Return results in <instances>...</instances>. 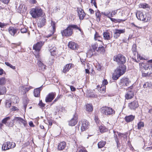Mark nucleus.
<instances>
[{"instance_id":"f257e3e1","label":"nucleus","mask_w":152,"mask_h":152,"mask_svg":"<svg viewBox=\"0 0 152 152\" xmlns=\"http://www.w3.org/2000/svg\"><path fill=\"white\" fill-rule=\"evenodd\" d=\"M126 68V66L124 65L119 66L114 71L112 76L113 79L114 80H117L125 73Z\"/></svg>"},{"instance_id":"f03ea898","label":"nucleus","mask_w":152,"mask_h":152,"mask_svg":"<svg viewBox=\"0 0 152 152\" xmlns=\"http://www.w3.org/2000/svg\"><path fill=\"white\" fill-rule=\"evenodd\" d=\"M72 28L81 31V29L77 26L75 25H69L66 29L61 31L62 36L66 37L71 36L73 33Z\"/></svg>"},{"instance_id":"7ed1b4c3","label":"nucleus","mask_w":152,"mask_h":152,"mask_svg":"<svg viewBox=\"0 0 152 152\" xmlns=\"http://www.w3.org/2000/svg\"><path fill=\"white\" fill-rule=\"evenodd\" d=\"M42 10L39 7H36L32 8L30 12V13L34 18H37L42 14Z\"/></svg>"},{"instance_id":"20e7f679","label":"nucleus","mask_w":152,"mask_h":152,"mask_svg":"<svg viewBox=\"0 0 152 152\" xmlns=\"http://www.w3.org/2000/svg\"><path fill=\"white\" fill-rule=\"evenodd\" d=\"M101 112L102 113L106 115H111L115 113V111L110 107H105L101 109Z\"/></svg>"},{"instance_id":"39448f33","label":"nucleus","mask_w":152,"mask_h":152,"mask_svg":"<svg viewBox=\"0 0 152 152\" xmlns=\"http://www.w3.org/2000/svg\"><path fill=\"white\" fill-rule=\"evenodd\" d=\"M113 60L118 63L123 64L126 61V58L124 56L121 54H118L114 57Z\"/></svg>"},{"instance_id":"423d86ee","label":"nucleus","mask_w":152,"mask_h":152,"mask_svg":"<svg viewBox=\"0 0 152 152\" xmlns=\"http://www.w3.org/2000/svg\"><path fill=\"white\" fill-rule=\"evenodd\" d=\"M15 146V144L14 142H8L2 145V150L5 151L12 148H14Z\"/></svg>"},{"instance_id":"0eeeda50","label":"nucleus","mask_w":152,"mask_h":152,"mask_svg":"<svg viewBox=\"0 0 152 152\" xmlns=\"http://www.w3.org/2000/svg\"><path fill=\"white\" fill-rule=\"evenodd\" d=\"M10 117H7L2 120V123L4 124L7 126H13V120H10Z\"/></svg>"},{"instance_id":"6e6552de","label":"nucleus","mask_w":152,"mask_h":152,"mask_svg":"<svg viewBox=\"0 0 152 152\" xmlns=\"http://www.w3.org/2000/svg\"><path fill=\"white\" fill-rule=\"evenodd\" d=\"M131 81L126 77H123L120 80V85L124 86H129L130 85Z\"/></svg>"},{"instance_id":"1a4fd4ad","label":"nucleus","mask_w":152,"mask_h":152,"mask_svg":"<svg viewBox=\"0 0 152 152\" xmlns=\"http://www.w3.org/2000/svg\"><path fill=\"white\" fill-rule=\"evenodd\" d=\"M136 16L138 19L142 21H146V16L140 11L137 12Z\"/></svg>"},{"instance_id":"9d476101","label":"nucleus","mask_w":152,"mask_h":152,"mask_svg":"<svg viewBox=\"0 0 152 152\" xmlns=\"http://www.w3.org/2000/svg\"><path fill=\"white\" fill-rule=\"evenodd\" d=\"M125 32V29H116L115 30L113 34L114 37L115 39L118 38L121 34H123Z\"/></svg>"},{"instance_id":"9b49d317","label":"nucleus","mask_w":152,"mask_h":152,"mask_svg":"<svg viewBox=\"0 0 152 152\" xmlns=\"http://www.w3.org/2000/svg\"><path fill=\"white\" fill-rule=\"evenodd\" d=\"M13 120L16 121V122L19 123L21 125H23L24 127H25L27 124V122L23 118L20 117H15Z\"/></svg>"},{"instance_id":"f8f14e48","label":"nucleus","mask_w":152,"mask_h":152,"mask_svg":"<svg viewBox=\"0 0 152 152\" xmlns=\"http://www.w3.org/2000/svg\"><path fill=\"white\" fill-rule=\"evenodd\" d=\"M118 10H114L112 11L111 12L110 11H108L107 12H102V14L103 15L107 17L108 18L110 17H112L114 15H116L117 13Z\"/></svg>"},{"instance_id":"ddd939ff","label":"nucleus","mask_w":152,"mask_h":152,"mask_svg":"<svg viewBox=\"0 0 152 152\" xmlns=\"http://www.w3.org/2000/svg\"><path fill=\"white\" fill-rule=\"evenodd\" d=\"M55 96V93L52 92L49 93L46 97V102H50L53 100Z\"/></svg>"},{"instance_id":"4468645a","label":"nucleus","mask_w":152,"mask_h":152,"mask_svg":"<svg viewBox=\"0 0 152 152\" xmlns=\"http://www.w3.org/2000/svg\"><path fill=\"white\" fill-rule=\"evenodd\" d=\"M89 123L88 122L84 120L82 121V126L81 129L82 131H83L87 129L89 126Z\"/></svg>"},{"instance_id":"2eb2a0df","label":"nucleus","mask_w":152,"mask_h":152,"mask_svg":"<svg viewBox=\"0 0 152 152\" xmlns=\"http://www.w3.org/2000/svg\"><path fill=\"white\" fill-rule=\"evenodd\" d=\"M44 44V42H37L33 46V49L39 52Z\"/></svg>"},{"instance_id":"dca6fc26","label":"nucleus","mask_w":152,"mask_h":152,"mask_svg":"<svg viewBox=\"0 0 152 152\" xmlns=\"http://www.w3.org/2000/svg\"><path fill=\"white\" fill-rule=\"evenodd\" d=\"M78 117L77 115H74L73 117L69 121V124L72 126H74L78 121Z\"/></svg>"},{"instance_id":"f3484780","label":"nucleus","mask_w":152,"mask_h":152,"mask_svg":"<svg viewBox=\"0 0 152 152\" xmlns=\"http://www.w3.org/2000/svg\"><path fill=\"white\" fill-rule=\"evenodd\" d=\"M68 46L69 48L72 50H75L78 47V45L75 43L73 42H69Z\"/></svg>"},{"instance_id":"a211bd4d","label":"nucleus","mask_w":152,"mask_h":152,"mask_svg":"<svg viewBox=\"0 0 152 152\" xmlns=\"http://www.w3.org/2000/svg\"><path fill=\"white\" fill-rule=\"evenodd\" d=\"M129 106L131 109H134L138 107V104L137 102L135 101L129 103Z\"/></svg>"},{"instance_id":"6ab92c4d","label":"nucleus","mask_w":152,"mask_h":152,"mask_svg":"<svg viewBox=\"0 0 152 152\" xmlns=\"http://www.w3.org/2000/svg\"><path fill=\"white\" fill-rule=\"evenodd\" d=\"M104 38L106 40H109L112 37V35L111 33L108 31L104 32L103 33Z\"/></svg>"},{"instance_id":"aec40b11","label":"nucleus","mask_w":152,"mask_h":152,"mask_svg":"<svg viewBox=\"0 0 152 152\" xmlns=\"http://www.w3.org/2000/svg\"><path fill=\"white\" fill-rule=\"evenodd\" d=\"M66 146V142H60L58 146V151H62L64 149Z\"/></svg>"},{"instance_id":"412c9836","label":"nucleus","mask_w":152,"mask_h":152,"mask_svg":"<svg viewBox=\"0 0 152 152\" xmlns=\"http://www.w3.org/2000/svg\"><path fill=\"white\" fill-rule=\"evenodd\" d=\"M134 96V93L133 91H129L127 92L125 95L126 99H132Z\"/></svg>"},{"instance_id":"4be33fe9","label":"nucleus","mask_w":152,"mask_h":152,"mask_svg":"<svg viewBox=\"0 0 152 152\" xmlns=\"http://www.w3.org/2000/svg\"><path fill=\"white\" fill-rule=\"evenodd\" d=\"M135 118V116L131 115L126 116L124 118L125 121L127 123L131 122L133 121Z\"/></svg>"},{"instance_id":"5701e85b","label":"nucleus","mask_w":152,"mask_h":152,"mask_svg":"<svg viewBox=\"0 0 152 152\" xmlns=\"http://www.w3.org/2000/svg\"><path fill=\"white\" fill-rule=\"evenodd\" d=\"M140 68L142 70L144 69L145 70H148L149 67V63L146 62H142L140 64Z\"/></svg>"},{"instance_id":"b1692460","label":"nucleus","mask_w":152,"mask_h":152,"mask_svg":"<svg viewBox=\"0 0 152 152\" xmlns=\"http://www.w3.org/2000/svg\"><path fill=\"white\" fill-rule=\"evenodd\" d=\"M78 15L80 20H83L85 14L83 10L82 9H80L78 11Z\"/></svg>"},{"instance_id":"393cba45","label":"nucleus","mask_w":152,"mask_h":152,"mask_svg":"<svg viewBox=\"0 0 152 152\" xmlns=\"http://www.w3.org/2000/svg\"><path fill=\"white\" fill-rule=\"evenodd\" d=\"M42 89V86L34 89V95L35 97H38L40 96V91Z\"/></svg>"},{"instance_id":"a878e982","label":"nucleus","mask_w":152,"mask_h":152,"mask_svg":"<svg viewBox=\"0 0 152 152\" xmlns=\"http://www.w3.org/2000/svg\"><path fill=\"white\" fill-rule=\"evenodd\" d=\"M97 88L98 89L99 91L102 93H104L105 92V86L101 85V86L99 85L97 86Z\"/></svg>"},{"instance_id":"bb28decb","label":"nucleus","mask_w":152,"mask_h":152,"mask_svg":"<svg viewBox=\"0 0 152 152\" xmlns=\"http://www.w3.org/2000/svg\"><path fill=\"white\" fill-rule=\"evenodd\" d=\"M37 64L39 68V69L42 71H44L46 69V66L44 65L41 61H39L37 62Z\"/></svg>"},{"instance_id":"cd10ccee","label":"nucleus","mask_w":152,"mask_h":152,"mask_svg":"<svg viewBox=\"0 0 152 152\" xmlns=\"http://www.w3.org/2000/svg\"><path fill=\"white\" fill-rule=\"evenodd\" d=\"M17 30V29L13 27H10L9 29V31L10 33L12 36H14Z\"/></svg>"},{"instance_id":"c85d7f7f","label":"nucleus","mask_w":152,"mask_h":152,"mask_svg":"<svg viewBox=\"0 0 152 152\" xmlns=\"http://www.w3.org/2000/svg\"><path fill=\"white\" fill-rule=\"evenodd\" d=\"M71 64H66L63 69V72L65 73H66V72H68L71 67Z\"/></svg>"},{"instance_id":"c756f323","label":"nucleus","mask_w":152,"mask_h":152,"mask_svg":"<svg viewBox=\"0 0 152 152\" xmlns=\"http://www.w3.org/2000/svg\"><path fill=\"white\" fill-rule=\"evenodd\" d=\"M50 51L52 56H54L56 54V48L54 46L51 47L50 49Z\"/></svg>"},{"instance_id":"7c9ffc66","label":"nucleus","mask_w":152,"mask_h":152,"mask_svg":"<svg viewBox=\"0 0 152 152\" xmlns=\"http://www.w3.org/2000/svg\"><path fill=\"white\" fill-rule=\"evenodd\" d=\"M6 92V87L3 86H0V95L5 94Z\"/></svg>"},{"instance_id":"2f4dec72","label":"nucleus","mask_w":152,"mask_h":152,"mask_svg":"<svg viewBox=\"0 0 152 152\" xmlns=\"http://www.w3.org/2000/svg\"><path fill=\"white\" fill-rule=\"evenodd\" d=\"M46 22V20L44 18H42L40 19V20L38 23V26L40 27H42L45 24Z\"/></svg>"},{"instance_id":"473e14b6","label":"nucleus","mask_w":152,"mask_h":152,"mask_svg":"<svg viewBox=\"0 0 152 152\" xmlns=\"http://www.w3.org/2000/svg\"><path fill=\"white\" fill-rule=\"evenodd\" d=\"M96 51L97 52L101 53L104 54L105 52V50L104 47L102 46L101 47H99Z\"/></svg>"},{"instance_id":"72a5a7b5","label":"nucleus","mask_w":152,"mask_h":152,"mask_svg":"<svg viewBox=\"0 0 152 152\" xmlns=\"http://www.w3.org/2000/svg\"><path fill=\"white\" fill-rule=\"evenodd\" d=\"M139 7L143 9H149V5L146 3H142L140 4Z\"/></svg>"},{"instance_id":"f704fd0d","label":"nucleus","mask_w":152,"mask_h":152,"mask_svg":"<svg viewBox=\"0 0 152 152\" xmlns=\"http://www.w3.org/2000/svg\"><path fill=\"white\" fill-rule=\"evenodd\" d=\"M86 110L88 112H91L93 110V107L91 104H88L86 105Z\"/></svg>"},{"instance_id":"c9c22d12","label":"nucleus","mask_w":152,"mask_h":152,"mask_svg":"<svg viewBox=\"0 0 152 152\" xmlns=\"http://www.w3.org/2000/svg\"><path fill=\"white\" fill-rule=\"evenodd\" d=\"M32 88V87L31 86L26 87L24 86H22L20 87V89L21 90L22 89L23 90H24V92L25 93L28 91L30 89Z\"/></svg>"},{"instance_id":"e433bc0d","label":"nucleus","mask_w":152,"mask_h":152,"mask_svg":"<svg viewBox=\"0 0 152 152\" xmlns=\"http://www.w3.org/2000/svg\"><path fill=\"white\" fill-rule=\"evenodd\" d=\"M98 47V43L97 42H93L91 44V47L94 51L96 50Z\"/></svg>"},{"instance_id":"4c0bfd02","label":"nucleus","mask_w":152,"mask_h":152,"mask_svg":"<svg viewBox=\"0 0 152 152\" xmlns=\"http://www.w3.org/2000/svg\"><path fill=\"white\" fill-rule=\"evenodd\" d=\"M143 70H142V75L144 77L149 76L152 73V72H148L146 73H144Z\"/></svg>"},{"instance_id":"58836bf2","label":"nucleus","mask_w":152,"mask_h":152,"mask_svg":"<svg viewBox=\"0 0 152 152\" xmlns=\"http://www.w3.org/2000/svg\"><path fill=\"white\" fill-rule=\"evenodd\" d=\"M100 132L102 133L104 132L107 131L105 127L103 126H101L99 127Z\"/></svg>"},{"instance_id":"ea45409f","label":"nucleus","mask_w":152,"mask_h":152,"mask_svg":"<svg viewBox=\"0 0 152 152\" xmlns=\"http://www.w3.org/2000/svg\"><path fill=\"white\" fill-rule=\"evenodd\" d=\"M105 144V142L100 141L98 143V147L99 148H102L104 146Z\"/></svg>"},{"instance_id":"a19ab883","label":"nucleus","mask_w":152,"mask_h":152,"mask_svg":"<svg viewBox=\"0 0 152 152\" xmlns=\"http://www.w3.org/2000/svg\"><path fill=\"white\" fill-rule=\"evenodd\" d=\"M101 16L100 11L99 10L97 11L96 12V16L97 18V20L100 21Z\"/></svg>"},{"instance_id":"79ce46f5","label":"nucleus","mask_w":152,"mask_h":152,"mask_svg":"<svg viewBox=\"0 0 152 152\" xmlns=\"http://www.w3.org/2000/svg\"><path fill=\"white\" fill-rule=\"evenodd\" d=\"M144 122L142 121H140L137 124V129H140L142 127L144 126Z\"/></svg>"},{"instance_id":"37998d69","label":"nucleus","mask_w":152,"mask_h":152,"mask_svg":"<svg viewBox=\"0 0 152 152\" xmlns=\"http://www.w3.org/2000/svg\"><path fill=\"white\" fill-rule=\"evenodd\" d=\"M132 51L134 55H135L137 53L136 52V46L135 45L133 44L132 45Z\"/></svg>"},{"instance_id":"c03bdc74","label":"nucleus","mask_w":152,"mask_h":152,"mask_svg":"<svg viewBox=\"0 0 152 152\" xmlns=\"http://www.w3.org/2000/svg\"><path fill=\"white\" fill-rule=\"evenodd\" d=\"M6 83V80L4 77L0 78V85H4Z\"/></svg>"},{"instance_id":"a18cd8bd","label":"nucleus","mask_w":152,"mask_h":152,"mask_svg":"<svg viewBox=\"0 0 152 152\" xmlns=\"http://www.w3.org/2000/svg\"><path fill=\"white\" fill-rule=\"evenodd\" d=\"M51 25L53 28V31L54 32L56 29V23L55 22L53 21L52 20H51Z\"/></svg>"},{"instance_id":"49530a36","label":"nucleus","mask_w":152,"mask_h":152,"mask_svg":"<svg viewBox=\"0 0 152 152\" xmlns=\"http://www.w3.org/2000/svg\"><path fill=\"white\" fill-rule=\"evenodd\" d=\"M5 64L7 65V66L10 67L12 69H13L15 70V67L14 66H13L11 64L8 62H5Z\"/></svg>"},{"instance_id":"de8ad7c7","label":"nucleus","mask_w":152,"mask_h":152,"mask_svg":"<svg viewBox=\"0 0 152 152\" xmlns=\"http://www.w3.org/2000/svg\"><path fill=\"white\" fill-rule=\"evenodd\" d=\"M6 107L7 108H10L11 105V102L8 100H6Z\"/></svg>"},{"instance_id":"09e8293b","label":"nucleus","mask_w":152,"mask_h":152,"mask_svg":"<svg viewBox=\"0 0 152 152\" xmlns=\"http://www.w3.org/2000/svg\"><path fill=\"white\" fill-rule=\"evenodd\" d=\"M109 18L110 19V20H111V21H112V22H120L121 21H125V20H119V19L116 20V19H115L111 18V17H110V18Z\"/></svg>"},{"instance_id":"8fccbe9b","label":"nucleus","mask_w":152,"mask_h":152,"mask_svg":"<svg viewBox=\"0 0 152 152\" xmlns=\"http://www.w3.org/2000/svg\"><path fill=\"white\" fill-rule=\"evenodd\" d=\"M88 96L89 97L93 98H95L96 97V95H95L92 92H91L88 94Z\"/></svg>"},{"instance_id":"3c124183","label":"nucleus","mask_w":152,"mask_h":152,"mask_svg":"<svg viewBox=\"0 0 152 152\" xmlns=\"http://www.w3.org/2000/svg\"><path fill=\"white\" fill-rule=\"evenodd\" d=\"M102 37L101 36H100L99 37L97 38L95 40H98V42H100L101 44H103V42L102 41Z\"/></svg>"},{"instance_id":"603ef678","label":"nucleus","mask_w":152,"mask_h":152,"mask_svg":"<svg viewBox=\"0 0 152 152\" xmlns=\"http://www.w3.org/2000/svg\"><path fill=\"white\" fill-rule=\"evenodd\" d=\"M35 57L37 59L38 62H39V61H41V58L40 57V56L37 53V54H35Z\"/></svg>"},{"instance_id":"864d4df0","label":"nucleus","mask_w":152,"mask_h":152,"mask_svg":"<svg viewBox=\"0 0 152 152\" xmlns=\"http://www.w3.org/2000/svg\"><path fill=\"white\" fill-rule=\"evenodd\" d=\"M91 3L92 5H94L96 8H97L96 0H91Z\"/></svg>"},{"instance_id":"5fc2aeb1","label":"nucleus","mask_w":152,"mask_h":152,"mask_svg":"<svg viewBox=\"0 0 152 152\" xmlns=\"http://www.w3.org/2000/svg\"><path fill=\"white\" fill-rule=\"evenodd\" d=\"M20 31H21V33H25L27 32V29L26 28L24 27V28H23L21 29Z\"/></svg>"},{"instance_id":"6e6d98bb","label":"nucleus","mask_w":152,"mask_h":152,"mask_svg":"<svg viewBox=\"0 0 152 152\" xmlns=\"http://www.w3.org/2000/svg\"><path fill=\"white\" fill-rule=\"evenodd\" d=\"M16 7H18L19 10H20V11H23V6L22 4H20L19 6H18V5H17V6H16Z\"/></svg>"},{"instance_id":"4d7b16f0","label":"nucleus","mask_w":152,"mask_h":152,"mask_svg":"<svg viewBox=\"0 0 152 152\" xmlns=\"http://www.w3.org/2000/svg\"><path fill=\"white\" fill-rule=\"evenodd\" d=\"M20 43H12L11 44V45L12 47H16L20 45Z\"/></svg>"},{"instance_id":"13d9d810","label":"nucleus","mask_w":152,"mask_h":152,"mask_svg":"<svg viewBox=\"0 0 152 152\" xmlns=\"http://www.w3.org/2000/svg\"><path fill=\"white\" fill-rule=\"evenodd\" d=\"M152 62V60L151 61ZM150 71V72H152V63L149 64V67H148V70Z\"/></svg>"},{"instance_id":"bf43d9fd","label":"nucleus","mask_w":152,"mask_h":152,"mask_svg":"<svg viewBox=\"0 0 152 152\" xmlns=\"http://www.w3.org/2000/svg\"><path fill=\"white\" fill-rule=\"evenodd\" d=\"M117 16L119 17H120L123 16V12L122 11H120L117 14Z\"/></svg>"},{"instance_id":"052dcab7","label":"nucleus","mask_w":152,"mask_h":152,"mask_svg":"<svg viewBox=\"0 0 152 152\" xmlns=\"http://www.w3.org/2000/svg\"><path fill=\"white\" fill-rule=\"evenodd\" d=\"M100 36L99 35V34L97 32H96L95 34H94V39L95 40L96 39L100 37Z\"/></svg>"},{"instance_id":"680f3d73","label":"nucleus","mask_w":152,"mask_h":152,"mask_svg":"<svg viewBox=\"0 0 152 152\" xmlns=\"http://www.w3.org/2000/svg\"><path fill=\"white\" fill-rule=\"evenodd\" d=\"M108 84V82L106 80H104L102 81V85L105 86Z\"/></svg>"},{"instance_id":"e2e57ef3","label":"nucleus","mask_w":152,"mask_h":152,"mask_svg":"<svg viewBox=\"0 0 152 152\" xmlns=\"http://www.w3.org/2000/svg\"><path fill=\"white\" fill-rule=\"evenodd\" d=\"M0 1L4 4H7L9 3L10 0H0Z\"/></svg>"},{"instance_id":"0e129e2a","label":"nucleus","mask_w":152,"mask_h":152,"mask_svg":"<svg viewBox=\"0 0 152 152\" xmlns=\"http://www.w3.org/2000/svg\"><path fill=\"white\" fill-rule=\"evenodd\" d=\"M39 105L41 107H44L45 105V104L43 103L41 100L40 101Z\"/></svg>"},{"instance_id":"69168bd1","label":"nucleus","mask_w":152,"mask_h":152,"mask_svg":"<svg viewBox=\"0 0 152 152\" xmlns=\"http://www.w3.org/2000/svg\"><path fill=\"white\" fill-rule=\"evenodd\" d=\"M79 152H87L85 148H82L79 151Z\"/></svg>"},{"instance_id":"338daca9","label":"nucleus","mask_w":152,"mask_h":152,"mask_svg":"<svg viewBox=\"0 0 152 152\" xmlns=\"http://www.w3.org/2000/svg\"><path fill=\"white\" fill-rule=\"evenodd\" d=\"M7 25V24L6 23H2L0 22V27L1 28L4 27V26H6Z\"/></svg>"},{"instance_id":"774afa93","label":"nucleus","mask_w":152,"mask_h":152,"mask_svg":"<svg viewBox=\"0 0 152 152\" xmlns=\"http://www.w3.org/2000/svg\"><path fill=\"white\" fill-rule=\"evenodd\" d=\"M60 110V111L62 112H66L65 108L63 107H61Z\"/></svg>"}]
</instances>
